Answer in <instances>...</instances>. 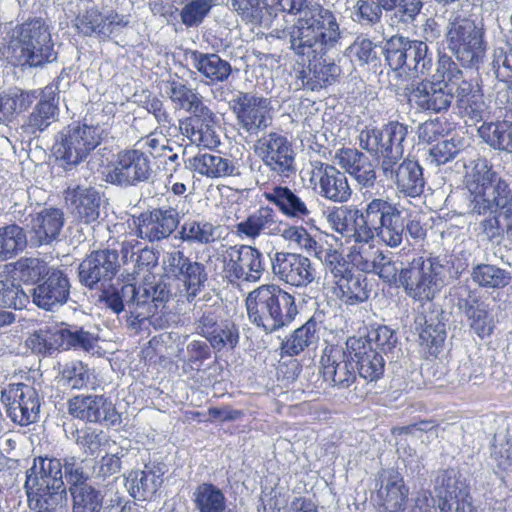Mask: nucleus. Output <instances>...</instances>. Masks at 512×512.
Wrapping results in <instances>:
<instances>
[{
	"instance_id": "nucleus-51",
	"label": "nucleus",
	"mask_w": 512,
	"mask_h": 512,
	"mask_svg": "<svg viewBox=\"0 0 512 512\" xmlns=\"http://www.w3.org/2000/svg\"><path fill=\"white\" fill-rule=\"evenodd\" d=\"M217 118L212 122H180V131L191 143L205 148H214L220 144L216 131Z\"/></svg>"
},
{
	"instance_id": "nucleus-11",
	"label": "nucleus",
	"mask_w": 512,
	"mask_h": 512,
	"mask_svg": "<svg viewBox=\"0 0 512 512\" xmlns=\"http://www.w3.org/2000/svg\"><path fill=\"white\" fill-rule=\"evenodd\" d=\"M222 274L231 284L259 282L266 270L262 252L250 245L230 246L222 254Z\"/></svg>"
},
{
	"instance_id": "nucleus-3",
	"label": "nucleus",
	"mask_w": 512,
	"mask_h": 512,
	"mask_svg": "<svg viewBox=\"0 0 512 512\" xmlns=\"http://www.w3.org/2000/svg\"><path fill=\"white\" fill-rule=\"evenodd\" d=\"M468 213L483 215L500 209L506 220V232L512 239V190L509 183L493 170L485 158H478L466 167Z\"/></svg>"
},
{
	"instance_id": "nucleus-57",
	"label": "nucleus",
	"mask_w": 512,
	"mask_h": 512,
	"mask_svg": "<svg viewBox=\"0 0 512 512\" xmlns=\"http://www.w3.org/2000/svg\"><path fill=\"white\" fill-rule=\"evenodd\" d=\"M163 90L175 108L186 110L200 95L187 82L177 77H170L163 82Z\"/></svg>"
},
{
	"instance_id": "nucleus-45",
	"label": "nucleus",
	"mask_w": 512,
	"mask_h": 512,
	"mask_svg": "<svg viewBox=\"0 0 512 512\" xmlns=\"http://www.w3.org/2000/svg\"><path fill=\"white\" fill-rule=\"evenodd\" d=\"M219 226L203 218H189L178 231V238L189 245H208L219 237Z\"/></svg>"
},
{
	"instance_id": "nucleus-29",
	"label": "nucleus",
	"mask_w": 512,
	"mask_h": 512,
	"mask_svg": "<svg viewBox=\"0 0 512 512\" xmlns=\"http://www.w3.org/2000/svg\"><path fill=\"white\" fill-rule=\"evenodd\" d=\"M196 331L205 337L216 350L233 349L239 342V330L229 320H219L215 311L209 309L202 313L196 322Z\"/></svg>"
},
{
	"instance_id": "nucleus-42",
	"label": "nucleus",
	"mask_w": 512,
	"mask_h": 512,
	"mask_svg": "<svg viewBox=\"0 0 512 512\" xmlns=\"http://www.w3.org/2000/svg\"><path fill=\"white\" fill-rule=\"evenodd\" d=\"M439 65L443 69V78L449 88L451 102L455 98L457 108L466 105L469 99L480 92L471 82L463 78L462 71L450 58L440 59Z\"/></svg>"
},
{
	"instance_id": "nucleus-56",
	"label": "nucleus",
	"mask_w": 512,
	"mask_h": 512,
	"mask_svg": "<svg viewBox=\"0 0 512 512\" xmlns=\"http://www.w3.org/2000/svg\"><path fill=\"white\" fill-rule=\"evenodd\" d=\"M72 497V512H101L102 492L91 485L69 488Z\"/></svg>"
},
{
	"instance_id": "nucleus-64",
	"label": "nucleus",
	"mask_w": 512,
	"mask_h": 512,
	"mask_svg": "<svg viewBox=\"0 0 512 512\" xmlns=\"http://www.w3.org/2000/svg\"><path fill=\"white\" fill-rule=\"evenodd\" d=\"M354 9L353 20L369 26L379 23L384 11L376 0H358Z\"/></svg>"
},
{
	"instance_id": "nucleus-54",
	"label": "nucleus",
	"mask_w": 512,
	"mask_h": 512,
	"mask_svg": "<svg viewBox=\"0 0 512 512\" xmlns=\"http://www.w3.org/2000/svg\"><path fill=\"white\" fill-rule=\"evenodd\" d=\"M176 280L183 283L188 301H192L204 288L208 273L203 263L189 260Z\"/></svg>"
},
{
	"instance_id": "nucleus-28",
	"label": "nucleus",
	"mask_w": 512,
	"mask_h": 512,
	"mask_svg": "<svg viewBox=\"0 0 512 512\" xmlns=\"http://www.w3.org/2000/svg\"><path fill=\"white\" fill-rule=\"evenodd\" d=\"M442 81H421L417 85L407 87L408 102L411 106L422 111L433 113L445 112L451 106L449 88Z\"/></svg>"
},
{
	"instance_id": "nucleus-39",
	"label": "nucleus",
	"mask_w": 512,
	"mask_h": 512,
	"mask_svg": "<svg viewBox=\"0 0 512 512\" xmlns=\"http://www.w3.org/2000/svg\"><path fill=\"white\" fill-rule=\"evenodd\" d=\"M282 222L276 212L268 207H260L249 215L246 220L237 224V232L248 238L255 239L260 235H278Z\"/></svg>"
},
{
	"instance_id": "nucleus-48",
	"label": "nucleus",
	"mask_w": 512,
	"mask_h": 512,
	"mask_svg": "<svg viewBox=\"0 0 512 512\" xmlns=\"http://www.w3.org/2000/svg\"><path fill=\"white\" fill-rule=\"evenodd\" d=\"M190 167L201 175L220 178L234 174V163L219 154L203 153L190 160Z\"/></svg>"
},
{
	"instance_id": "nucleus-37",
	"label": "nucleus",
	"mask_w": 512,
	"mask_h": 512,
	"mask_svg": "<svg viewBox=\"0 0 512 512\" xmlns=\"http://www.w3.org/2000/svg\"><path fill=\"white\" fill-rule=\"evenodd\" d=\"M458 309L466 316L470 328L480 337L485 338L493 332L494 321L488 305L469 292L467 297L459 298Z\"/></svg>"
},
{
	"instance_id": "nucleus-61",
	"label": "nucleus",
	"mask_w": 512,
	"mask_h": 512,
	"mask_svg": "<svg viewBox=\"0 0 512 512\" xmlns=\"http://www.w3.org/2000/svg\"><path fill=\"white\" fill-rule=\"evenodd\" d=\"M184 7L181 10V21L188 27L198 26L211 10L210 0H180Z\"/></svg>"
},
{
	"instance_id": "nucleus-18",
	"label": "nucleus",
	"mask_w": 512,
	"mask_h": 512,
	"mask_svg": "<svg viewBox=\"0 0 512 512\" xmlns=\"http://www.w3.org/2000/svg\"><path fill=\"white\" fill-rule=\"evenodd\" d=\"M1 401L8 417L20 426H28L39 419L40 398L31 385L17 383L2 391Z\"/></svg>"
},
{
	"instance_id": "nucleus-7",
	"label": "nucleus",
	"mask_w": 512,
	"mask_h": 512,
	"mask_svg": "<svg viewBox=\"0 0 512 512\" xmlns=\"http://www.w3.org/2000/svg\"><path fill=\"white\" fill-rule=\"evenodd\" d=\"M396 283L414 300L431 301L444 285V266L438 257H415L406 267H398Z\"/></svg>"
},
{
	"instance_id": "nucleus-21",
	"label": "nucleus",
	"mask_w": 512,
	"mask_h": 512,
	"mask_svg": "<svg viewBox=\"0 0 512 512\" xmlns=\"http://www.w3.org/2000/svg\"><path fill=\"white\" fill-rule=\"evenodd\" d=\"M273 275L281 282L302 288L315 280V268L302 254L276 251L269 254Z\"/></svg>"
},
{
	"instance_id": "nucleus-23",
	"label": "nucleus",
	"mask_w": 512,
	"mask_h": 512,
	"mask_svg": "<svg viewBox=\"0 0 512 512\" xmlns=\"http://www.w3.org/2000/svg\"><path fill=\"white\" fill-rule=\"evenodd\" d=\"M180 211L175 207L164 206L140 214L136 221L137 236L149 242L167 239L180 224Z\"/></svg>"
},
{
	"instance_id": "nucleus-2",
	"label": "nucleus",
	"mask_w": 512,
	"mask_h": 512,
	"mask_svg": "<svg viewBox=\"0 0 512 512\" xmlns=\"http://www.w3.org/2000/svg\"><path fill=\"white\" fill-rule=\"evenodd\" d=\"M273 1L281 11L299 15L288 30L290 49L295 55L321 56L335 47L339 23L331 10L309 0Z\"/></svg>"
},
{
	"instance_id": "nucleus-43",
	"label": "nucleus",
	"mask_w": 512,
	"mask_h": 512,
	"mask_svg": "<svg viewBox=\"0 0 512 512\" xmlns=\"http://www.w3.org/2000/svg\"><path fill=\"white\" fill-rule=\"evenodd\" d=\"M375 198L369 200L363 209L353 208L349 222V232L346 238L352 239L354 244L360 242H374L376 237Z\"/></svg>"
},
{
	"instance_id": "nucleus-16",
	"label": "nucleus",
	"mask_w": 512,
	"mask_h": 512,
	"mask_svg": "<svg viewBox=\"0 0 512 512\" xmlns=\"http://www.w3.org/2000/svg\"><path fill=\"white\" fill-rule=\"evenodd\" d=\"M309 183L324 199L334 203H346L352 195L348 178L335 166L314 160L310 161Z\"/></svg>"
},
{
	"instance_id": "nucleus-32",
	"label": "nucleus",
	"mask_w": 512,
	"mask_h": 512,
	"mask_svg": "<svg viewBox=\"0 0 512 512\" xmlns=\"http://www.w3.org/2000/svg\"><path fill=\"white\" fill-rule=\"evenodd\" d=\"M70 294V282L67 275L58 269L47 272L44 281L33 288V302L42 309L51 310L64 304Z\"/></svg>"
},
{
	"instance_id": "nucleus-36",
	"label": "nucleus",
	"mask_w": 512,
	"mask_h": 512,
	"mask_svg": "<svg viewBox=\"0 0 512 512\" xmlns=\"http://www.w3.org/2000/svg\"><path fill=\"white\" fill-rule=\"evenodd\" d=\"M65 199L71 214L80 222L90 224L99 218L101 196L95 188H68Z\"/></svg>"
},
{
	"instance_id": "nucleus-27",
	"label": "nucleus",
	"mask_w": 512,
	"mask_h": 512,
	"mask_svg": "<svg viewBox=\"0 0 512 512\" xmlns=\"http://www.w3.org/2000/svg\"><path fill=\"white\" fill-rule=\"evenodd\" d=\"M335 159L355 179L364 199L374 198L371 189L376 184L377 175L368 156L357 149L342 148L336 152Z\"/></svg>"
},
{
	"instance_id": "nucleus-19",
	"label": "nucleus",
	"mask_w": 512,
	"mask_h": 512,
	"mask_svg": "<svg viewBox=\"0 0 512 512\" xmlns=\"http://www.w3.org/2000/svg\"><path fill=\"white\" fill-rule=\"evenodd\" d=\"M68 413L79 420L113 427L121 423V415L104 395H78L68 400Z\"/></svg>"
},
{
	"instance_id": "nucleus-41",
	"label": "nucleus",
	"mask_w": 512,
	"mask_h": 512,
	"mask_svg": "<svg viewBox=\"0 0 512 512\" xmlns=\"http://www.w3.org/2000/svg\"><path fill=\"white\" fill-rule=\"evenodd\" d=\"M63 225L64 216L60 209H43L31 222L33 243L37 246L50 244L59 236Z\"/></svg>"
},
{
	"instance_id": "nucleus-62",
	"label": "nucleus",
	"mask_w": 512,
	"mask_h": 512,
	"mask_svg": "<svg viewBox=\"0 0 512 512\" xmlns=\"http://www.w3.org/2000/svg\"><path fill=\"white\" fill-rule=\"evenodd\" d=\"M290 244H294L308 253L317 254L319 245L317 241L302 226H286L279 233Z\"/></svg>"
},
{
	"instance_id": "nucleus-49",
	"label": "nucleus",
	"mask_w": 512,
	"mask_h": 512,
	"mask_svg": "<svg viewBox=\"0 0 512 512\" xmlns=\"http://www.w3.org/2000/svg\"><path fill=\"white\" fill-rule=\"evenodd\" d=\"M318 325L315 318H310L304 325L297 328L289 337L281 343V352L283 355L296 356L306 348L314 345L318 341Z\"/></svg>"
},
{
	"instance_id": "nucleus-9",
	"label": "nucleus",
	"mask_w": 512,
	"mask_h": 512,
	"mask_svg": "<svg viewBox=\"0 0 512 512\" xmlns=\"http://www.w3.org/2000/svg\"><path fill=\"white\" fill-rule=\"evenodd\" d=\"M103 134L104 129L98 124L68 126L56 136L55 155L66 166L78 165L101 143Z\"/></svg>"
},
{
	"instance_id": "nucleus-4",
	"label": "nucleus",
	"mask_w": 512,
	"mask_h": 512,
	"mask_svg": "<svg viewBox=\"0 0 512 512\" xmlns=\"http://www.w3.org/2000/svg\"><path fill=\"white\" fill-rule=\"evenodd\" d=\"M245 302L250 322L266 333L289 325L298 312L294 296L276 284L257 287Z\"/></svg>"
},
{
	"instance_id": "nucleus-14",
	"label": "nucleus",
	"mask_w": 512,
	"mask_h": 512,
	"mask_svg": "<svg viewBox=\"0 0 512 512\" xmlns=\"http://www.w3.org/2000/svg\"><path fill=\"white\" fill-rule=\"evenodd\" d=\"M254 152L271 171L281 177L289 178L296 171L292 144L280 133L270 132L260 137L254 144Z\"/></svg>"
},
{
	"instance_id": "nucleus-8",
	"label": "nucleus",
	"mask_w": 512,
	"mask_h": 512,
	"mask_svg": "<svg viewBox=\"0 0 512 512\" xmlns=\"http://www.w3.org/2000/svg\"><path fill=\"white\" fill-rule=\"evenodd\" d=\"M97 341V336L76 326H46L31 333L26 339V346L33 353L46 356L59 349L75 348L89 352Z\"/></svg>"
},
{
	"instance_id": "nucleus-35",
	"label": "nucleus",
	"mask_w": 512,
	"mask_h": 512,
	"mask_svg": "<svg viewBox=\"0 0 512 512\" xmlns=\"http://www.w3.org/2000/svg\"><path fill=\"white\" fill-rule=\"evenodd\" d=\"M164 468L160 464H148L144 469L132 470L125 477L126 487L135 500H151L163 483Z\"/></svg>"
},
{
	"instance_id": "nucleus-58",
	"label": "nucleus",
	"mask_w": 512,
	"mask_h": 512,
	"mask_svg": "<svg viewBox=\"0 0 512 512\" xmlns=\"http://www.w3.org/2000/svg\"><path fill=\"white\" fill-rule=\"evenodd\" d=\"M472 280L481 287L499 289L510 283V273L489 264H480L473 268Z\"/></svg>"
},
{
	"instance_id": "nucleus-52",
	"label": "nucleus",
	"mask_w": 512,
	"mask_h": 512,
	"mask_svg": "<svg viewBox=\"0 0 512 512\" xmlns=\"http://www.w3.org/2000/svg\"><path fill=\"white\" fill-rule=\"evenodd\" d=\"M198 512H225L226 497L221 489L211 483L198 485L192 495Z\"/></svg>"
},
{
	"instance_id": "nucleus-24",
	"label": "nucleus",
	"mask_w": 512,
	"mask_h": 512,
	"mask_svg": "<svg viewBox=\"0 0 512 512\" xmlns=\"http://www.w3.org/2000/svg\"><path fill=\"white\" fill-rule=\"evenodd\" d=\"M120 268L119 255L116 250L103 249L92 252L79 265V279L89 288L112 280Z\"/></svg>"
},
{
	"instance_id": "nucleus-6",
	"label": "nucleus",
	"mask_w": 512,
	"mask_h": 512,
	"mask_svg": "<svg viewBox=\"0 0 512 512\" xmlns=\"http://www.w3.org/2000/svg\"><path fill=\"white\" fill-rule=\"evenodd\" d=\"M14 66H40L56 59L51 33L41 19L23 23L5 51Z\"/></svg>"
},
{
	"instance_id": "nucleus-63",
	"label": "nucleus",
	"mask_w": 512,
	"mask_h": 512,
	"mask_svg": "<svg viewBox=\"0 0 512 512\" xmlns=\"http://www.w3.org/2000/svg\"><path fill=\"white\" fill-rule=\"evenodd\" d=\"M60 373L64 383L72 389H82L90 380L88 368L81 361L66 363Z\"/></svg>"
},
{
	"instance_id": "nucleus-22",
	"label": "nucleus",
	"mask_w": 512,
	"mask_h": 512,
	"mask_svg": "<svg viewBox=\"0 0 512 512\" xmlns=\"http://www.w3.org/2000/svg\"><path fill=\"white\" fill-rule=\"evenodd\" d=\"M263 197L290 220L306 224L313 221V201L301 190L273 185L264 190Z\"/></svg>"
},
{
	"instance_id": "nucleus-1",
	"label": "nucleus",
	"mask_w": 512,
	"mask_h": 512,
	"mask_svg": "<svg viewBox=\"0 0 512 512\" xmlns=\"http://www.w3.org/2000/svg\"><path fill=\"white\" fill-rule=\"evenodd\" d=\"M406 136L407 126L392 121L381 129L362 130L359 141L363 149L378 156L383 177L392 182L399 193L415 198L423 193L425 179L417 161L403 158Z\"/></svg>"
},
{
	"instance_id": "nucleus-5",
	"label": "nucleus",
	"mask_w": 512,
	"mask_h": 512,
	"mask_svg": "<svg viewBox=\"0 0 512 512\" xmlns=\"http://www.w3.org/2000/svg\"><path fill=\"white\" fill-rule=\"evenodd\" d=\"M60 459L38 457L26 472L24 484L27 502L35 507H63L67 500Z\"/></svg>"
},
{
	"instance_id": "nucleus-38",
	"label": "nucleus",
	"mask_w": 512,
	"mask_h": 512,
	"mask_svg": "<svg viewBox=\"0 0 512 512\" xmlns=\"http://www.w3.org/2000/svg\"><path fill=\"white\" fill-rule=\"evenodd\" d=\"M330 281L333 293L347 305L359 304L369 298L366 277L354 274L350 268Z\"/></svg>"
},
{
	"instance_id": "nucleus-33",
	"label": "nucleus",
	"mask_w": 512,
	"mask_h": 512,
	"mask_svg": "<svg viewBox=\"0 0 512 512\" xmlns=\"http://www.w3.org/2000/svg\"><path fill=\"white\" fill-rule=\"evenodd\" d=\"M322 374L326 381L339 388L349 387L356 379L355 366L339 348H326L321 356Z\"/></svg>"
},
{
	"instance_id": "nucleus-25",
	"label": "nucleus",
	"mask_w": 512,
	"mask_h": 512,
	"mask_svg": "<svg viewBox=\"0 0 512 512\" xmlns=\"http://www.w3.org/2000/svg\"><path fill=\"white\" fill-rule=\"evenodd\" d=\"M375 205L376 236L390 248L399 247L405 231L400 206L389 197L375 198Z\"/></svg>"
},
{
	"instance_id": "nucleus-20",
	"label": "nucleus",
	"mask_w": 512,
	"mask_h": 512,
	"mask_svg": "<svg viewBox=\"0 0 512 512\" xmlns=\"http://www.w3.org/2000/svg\"><path fill=\"white\" fill-rule=\"evenodd\" d=\"M234 102L238 124L249 136H257L271 125L270 99L252 93H240Z\"/></svg>"
},
{
	"instance_id": "nucleus-40",
	"label": "nucleus",
	"mask_w": 512,
	"mask_h": 512,
	"mask_svg": "<svg viewBox=\"0 0 512 512\" xmlns=\"http://www.w3.org/2000/svg\"><path fill=\"white\" fill-rule=\"evenodd\" d=\"M191 65L204 76L209 83L226 81L232 72L231 64L215 53H203L190 50L186 54Z\"/></svg>"
},
{
	"instance_id": "nucleus-46",
	"label": "nucleus",
	"mask_w": 512,
	"mask_h": 512,
	"mask_svg": "<svg viewBox=\"0 0 512 512\" xmlns=\"http://www.w3.org/2000/svg\"><path fill=\"white\" fill-rule=\"evenodd\" d=\"M102 289L100 299L116 314L127 311L135 320L141 321L137 304V289L134 284H125L118 289Z\"/></svg>"
},
{
	"instance_id": "nucleus-31",
	"label": "nucleus",
	"mask_w": 512,
	"mask_h": 512,
	"mask_svg": "<svg viewBox=\"0 0 512 512\" xmlns=\"http://www.w3.org/2000/svg\"><path fill=\"white\" fill-rule=\"evenodd\" d=\"M343 32L339 28V39L335 47L326 52L324 55H315V57H307L303 55H296L301 58L303 62H308L309 77L306 85L311 90H319L327 87L336 81L341 74V68L335 64L330 55L336 53L341 47V40Z\"/></svg>"
},
{
	"instance_id": "nucleus-47",
	"label": "nucleus",
	"mask_w": 512,
	"mask_h": 512,
	"mask_svg": "<svg viewBox=\"0 0 512 512\" xmlns=\"http://www.w3.org/2000/svg\"><path fill=\"white\" fill-rule=\"evenodd\" d=\"M137 304L139 307L141 321L153 315L158 307L166 302L170 295V289L163 282L145 283L142 286H136Z\"/></svg>"
},
{
	"instance_id": "nucleus-50",
	"label": "nucleus",
	"mask_w": 512,
	"mask_h": 512,
	"mask_svg": "<svg viewBox=\"0 0 512 512\" xmlns=\"http://www.w3.org/2000/svg\"><path fill=\"white\" fill-rule=\"evenodd\" d=\"M37 97L35 90L10 89L0 96V122L10 121L15 115L27 110Z\"/></svg>"
},
{
	"instance_id": "nucleus-44",
	"label": "nucleus",
	"mask_w": 512,
	"mask_h": 512,
	"mask_svg": "<svg viewBox=\"0 0 512 512\" xmlns=\"http://www.w3.org/2000/svg\"><path fill=\"white\" fill-rule=\"evenodd\" d=\"M58 115V100L54 96L41 99L27 116L21 129L29 136H37L57 121Z\"/></svg>"
},
{
	"instance_id": "nucleus-12",
	"label": "nucleus",
	"mask_w": 512,
	"mask_h": 512,
	"mask_svg": "<svg viewBox=\"0 0 512 512\" xmlns=\"http://www.w3.org/2000/svg\"><path fill=\"white\" fill-rule=\"evenodd\" d=\"M483 34L473 20L455 18L447 33L448 46L463 65L477 66L486 52Z\"/></svg>"
},
{
	"instance_id": "nucleus-53",
	"label": "nucleus",
	"mask_w": 512,
	"mask_h": 512,
	"mask_svg": "<svg viewBox=\"0 0 512 512\" xmlns=\"http://www.w3.org/2000/svg\"><path fill=\"white\" fill-rule=\"evenodd\" d=\"M27 246V237L24 229L16 224L0 228V261L15 257Z\"/></svg>"
},
{
	"instance_id": "nucleus-13",
	"label": "nucleus",
	"mask_w": 512,
	"mask_h": 512,
	"mask_svg": "<svg viewBox=\"0 0 512 512\" xmlns=\"http://www.w3.org/2000/svg\"><path fill=\"white\" fill-rule=\"evenodd\" d=\"M153 173L149 156L138 148L118 152L106 175V181L119 186H135L150 179Z\"/></svg>"
},
{
	"instance_id": "nucleus-60",
	"label": "nucleus",
	"mask_w": 512,
	"mask_h": 512,
	"mask_svg": "<svg viewBox=\"0 0 512 512\" xmlns=\"http://www.w3.org/2000/svg\"><path fill=\"white\" fill-rule=\"evenodd\" d=\"M417 329H419V338L422 344L427 347L438 348L446 338L445 325L436 318L427 319L420 315L416 318Z\"/></svg>"
},
{
	"instance_id": "nucleus-10",
	"label": "nucleus",
	"mask_w": 512,
	"mask_h": 512,
	"mask_svg": "<svg viewBox=\"0 0 512 512\" xmlns=\"http://www.w3.org/2000/svg\"><path fill=\"white\" fill-rule=\"evenodd\" d=\"M384 54L391 69L403 70L411 77L428 74L433 64L425 42L403 36H392L385 44Z\"/></svg>"
},
{
	"instance_id": "nucleus-34",
	"label": "nucleus",
	"mask_w": 512,
	"mask_h": 512,
	"mask_svg": "<svg viewBox=\"0 0 512 512\" xmlns=\"http://www.w3.org/2000/svg\"><path fill=\"white\" fill-rule=\"evenodd\" d=\"M378 504L383 512H403L408 499V489L403 477L393 469L383 470L379 475Z\"/></svg>"
},
{
	"instance_id": "nucleus-17",
	"label": "nucleus",
	"mask_w": 512,
	"mask_h": 512,
	"mask_svg": "<svg viewBox=\"0 0 512 512\" xmlns=\"http://www.w3.org/2000/svg\"><path fill=\"white\" fill-rule=\"evenodd\" d=\"M435 493L440 512H473L468 485L455 469L440 471L435 479Z\"/></svg>"
},
{
	"instance_id": "nucleus-30",
	"label": "nucleus",
	"mask_w": 512,
	"mask_h": 512,
	"mask_svg": "<svg viewBox=\"0 0 512 512\" xmlns=\"http://www.w3.org/2000/svg\"><path fill=\"white\" fill-rule=\"evenodd\" d=\"M347 356L355 363L360 377L374 381L384 372L385 361L380 352L362 337H350L346 342Z\"/></svg>"
},
{
	"instance_id": "nucleus-26",
	"label": "nucleus",
	"mask_w": 512,
	"mask_h": 512,
	"mask_svg": "<svg viewBox=\"0 0 512 512\" xmlns=\"http://www.w3.org/2000/svg\"><path fill=\"white\" fill-rule=\"evenodd\" d=\"M77 31L84 36L107 39L126 27L129 20L114 10L99 11L91 8L80 13L74 20Z\"/></svg>"
},
{
	"instance_id": "nucleus-15",
	"label": "nucleus",
	"mask_w": 512,
	"mask_h": 512,
	"mask_svg": "<svg viewBox=\"0 0 512 512\" xmlns=\"http://www.w3.org/2000/svg\"><path fill=\"white\" fill-rule=\"evenodd\" d=\"M347 258L350 264L364 273H373L384 282L396 284L398 264L388 254H385L373 242H360L354 244Z\"/></svg>"
},
{
	"instance_id": "nucleus-55",
	"label": "nucleus",
	"mask_w": 512,
	"mask_h": 512,
	"mask_svg": "<svg viewBox=\"0 0 512 512\" xmlns=\"http://www.w3.org/2000/svg\"><path fill=\"white\" fill-rule=\"evenodd\" d=\"M385 12L392 13L393 23L404 25L415 21L423 8L422 0H376Z\"/></svg>"
},
{
	"instance_id": "nucleus-59",
	"label": "nucleus",
	"mask_w": 512,
	"mask_h": 512,
	"mask_svg": "<svg viewBox=\"0 0 512 512\" xmlns=\"http://www.w3.org/2000/svg\"><path fill=\"white\" fill-rule=\"evenodd\" d=\"M73 438L79 449L89 456L96 455L109 443V438L104 431L92 427L77 429Z\"/></svg>"
}]
</instances>
